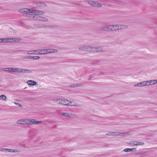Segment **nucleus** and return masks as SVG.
Listing matches in <instances>:
<instances>
[{
	"instance_id": "27",
	"label": "nucleus",
	"mask_w": 157,
	"mask_h": 157,
	"mask_svg": "<svg viewBox=\"0 0 157 157\" xmlns=\"http://www.w3.org/2000/svg\"><path fill=\"white\" fill-rule=\"evenodd\" d=\"M138 155H140L142 156H145L147 155V152L146 151L141 152L139 153Z\"/></svg>"
},
{
	"instance_id": "11",
	"label": "nucleus",
	"mask_w": 157,
	"mask_h": 157,
	"mask_svg": "<svg viewBox=\"0 0 157 157\" xmlns=\"http://www.w3.org/2000/svg\"><path fill=\"white\" fill-rule=\"evenodd\" d=\"M147 86V82L146 81H143V82L138 83L136 84H135L134 85V86L135 87L137 86Z\"/></svg>"
},
{
	"instance_id": "17",
	"label": "nucleus",
	"mask_w": 157,
	"mask_h": 157,
	"mask_svg": "<svg viewBox=\"0 0 157 157\" xmlns=\"http://www.w3.org/2000/svg\"><path fill=\"white\" fill-rule=\"evenodd\" d=\"M99 29L102 31H109V26L101 27Z\"/></svg>"
},
{
	"instance_id": "19",
	"label": "nucleus",
	"mask_w": 157,
	"mask_h": 157,
	"mask_svg": "<svg viewBox=\"0 0 157 157\" xmlns=\"http://www.w3.org/2000/svg\"><path fill=\"white\" fill-rule=\"evenodd\" d=\"M39 55H44L47 54V49L39 50Z\"/></svg>"
},
{
	"instance_id": "13",
	"label": "nucleus",
	"mask_w": 157,
	"mask_h": 157,
	"mask_svg": "<svg viewBox=\"0 0 157 157\" xmlns=\"http://www.w3.org/2000/svg\"><path fill=\"white\" fill-rule=\"evenodd\" d=\"M147 85L148 86L149 85H152L155 84L157 83V80H151L146 81Z\"/></svg>"
},
{
	"instance_id": "10",
	"label": "nucleus",
	"mask_w": 157,
	"mask_h": 157,
	"mask_svg": "<svg viewBox=\"0 0 157 157\" xmlns=\"http://www.w3.org/2000/svg\"><path fill=\"white\" fill-rule=\"evenodd\" d=\"M105 134L108 136H118L121 135L122 134V133H120L118 132H109L106 133Z\"/></svg>"
},
{
	"instance_id": "33",
	"label": "nucleus",
	"mask_w": 157,
	"mask_h": 157,
	"mask_svg": "<svg viewBox=\"0 0 157 157\" xmlns=\"http://www.w3.org/2000/svg\"><path fill=\"white\" fill-rule=\"evenodd\" d=\"M40 3H41V5L44 6H46V4L44 3H42L41 2H39Z\"/></svg>"
},
{
	"instance_id": "30",
	"label": "nucleus",
	"mask_w": 157,
	"mask_h": 157,
	"mask_svg": "<svg viewBox=\"0 0 157 157\" xmlns=\"http://www.w3.org/2000/svg\"><path fill=\"white\" fill-rule=\"evenodd\" d=\"M8 150L7 148H0V151L3 152H8Z\"/></svg>"
},
{
	"instance_id": "7",
	"label": "nucleus",
	"mask_w": 157,
	"mask_h": 157,
	"mask_svg": "<svg viewBox=\"0 0 157 157\" xmlns=\"http://www.w3.org/2000/svg\"><path fill=\"white\" fill-rule=\"evenodd\" d=\"M15 72L18 73H30L31 72V71L25 69L16 68Z\"/></svg>"
},
{
	"instance_id": "12",
	"label": "nucleus",
	"mask_w": 157,
	"mask_h": 157,
	"mask_svg": "<svg viewBox=\"0 0 157 157\" xmlns=\"http://www.w3.org/2000/svg\"><path fill=\"white\" fill-rule=\"evenodd\" d=\"M61 115L62 116H65L67 117H73L75 116V115L73 114L67 113H62Z\"/></svg>"
},
{
	"instance_id": "9",
	"label": "nucleus",
	"mask_w": 157,
	"mask_h": 157,
	"mask_svg": "<svg viewBox=\"0 0 157 157\" xmlns=\"http://www.w3.org/2000/svg\"><path fill=\"white\" fill-rule=\"evenodd\" d=\"M109 31H113L119 30L118 25H110L109 26Z\"/></svg>"
},
{
	"instance_id": "14",
	"label": "nucleus",
	"mask_w": 157,
	"mask_h": 157,
	"mask_svg": "<svg viewBox=\"0 0 157 157\" xmlns=\"http://www.w3.org/2000/svg\"><path fill=\"white\" fill-rule=\"evenodd\" d=\"M39 50L31 51L28 52H27V54L29 55H39Z\"/></svg>"
},
{
	"instance_id": "8",
	"label": "nucleus",
	"mask_w": 157,
	"mask_h": 157,
	"mask_svg": "<svg viewBox=\"0 0 157 157\" xmlns=\"http://www.w3.org/2000/svg\"><path fill=\"white\" fill-rule=\"evenodd\" d=\"M33 10L29 9L27 8H22L19 10V12L23 13L28 15L29 14H31Z\"/></svg>"
},
{
	"instance_id": "5",
	"label": "nucleus",
	"mask_w": 157,
	"mask_h": 157,
	"mask_svg": "<svg viewBox=\"0 0 157 157\" xmlns=\"http://www.w3.org/2000/svg\"><path fill=\"white\" fill-rule=\"evenodd\" d=\"M20 40V39L17 38H1L0 39V43L17 42Z\"/></svg>"
},
{
	"instance_id": "1",
	"label": "nucleus",
	"mask_w": 157,
	"mask_h": 157,
	"mask_svg": "<svg viewBox=\"0 0 157 157\" xmlns=\"http://www.w3.org/2000/svg\"><path fill=\"white\" fill-rule=\"evenodd\" d=\"M42 122V121H38L33 119L24 118L17 121V124H37L41 123Z\"/></svg>"
},
{
	"instance_id": "16",
	"label": "nucleus",
	"mask_w": 157,
	"mask_h": 157,
	"mask_svg": "<svg viewBox=\"0 0 157 157\" xmlns=\"http://www.w3.org/2000/svg\"><path fill=\"white\" fill-rule=\"evenodd\" d=\"M128 26L126 25H118V29L119 30L120 29H127Z\"/></svg>"
},
{
	"instance_id": "34",
	"label": "nucleus",
	"mask_w": 157,
	"mask_h": 157,
	"mask_svg": "<svg viewBox=\"0 0 157 157\" xmlns=\"http://www.w3.org/2000/svg\"><path fill=\"white\" fill-rule=\"evenodd\" d=\"M14 104L16 105H18L19 107H21V105L18 103L17 102H14Z\"/></svg>"
},
{
	"instance_id": "21",
	"label": "nucleus",
	"mask_w": 157,
	"mask_h": 157,
	"mask_svg": "<svg viewBox=\"0 0 157 157\" xmlns=\"http://www.w3.org/2000/svg\"><path fill=\"white\" fill-rule=\"evenodd\" d=\"M27 83L30 85H33L35 86L37 84V83L34 81H33L32 80H29L27 82Z\"/></svg>"
},
{
	"instance_id": "24",
	"label": "nucleus",
	"mask_w": 157,
	"mask_h": 157,
	"mask_svg": "<svg viewBox=\"0 0 157 157\" xmlns=\"http://www.w3.org/2000/svg\"><path fill=\"white\" fill-rule=\"evenodd\" d=\"M36 15H33L31 14H29L27 16V17H29V19L31 20H35V18L34 17Z\"/></svg>"
},
{
	"instance_id": "22",
	"label": "nucleus",
	"mask_w": 157,
	"mask_h": 157,
	"mask_svg": "<svg viewBox=\"0 0 157 157\" xmlns=\"http://www.w3.org/2000/svg\"><path fill=\"white\" fill-rule=\"evenodd\" d=\"M53 26L52 25H41L39 26V28H52Z\"/></svg>"
},
{
	"instance_id": "3",
	"label": "nucleus",
	"mask_w": 157,
	"mask_h": 157,
	"mask_svg": "<svg viewBox=\"0 0 157 157\" xmlns=\"http://www.w3.org/2000/svg\"><path fill=\"white\" fill-rule=\"evenodd\" d=\"M79 50L82 51H90L93 52L99 51L101 50L99 48L90 47L85 45H82L79 48Z\"/></svg>"
},
{
	"instance_id": "26",
	"label": "nucleus",
	"mask_w": 157,
	"mask_h": 157,
	"mask_svg": "<svg viewBox=\"0 0 157 157\" xmlns=\"http://www.w3.org/2000/svg\"><path fill=\"white\" fill-rule=\"evenodd\" d=\"M7 99L6 97L4 95H2L0 96V99L3 101H6Z\"/></svg>"
},
{
	"instance_id": "18",
	"label": "nucleus",
	"mask_w": 157,
	"mask_h": 157,
	"mask_svg": "<svg viewBox=\"0 0 157 157\" xmlns=\"http://www.w3.org/2000/svg\"><path fill=\"white\" fill-rule=\"evenodd\" d=\"M47 54L56 53L57 52V50L55 49H47Z\"/></svg>"
},
{
	"instance_id": "29",
	"label": "nucleus",
	"mask_w": 157,
	"mask_h": 157,
	"mask_svg": "<svg viewBox=\"0 0 157 157\" xmlns=\"http://www.w3.org/2000/svg\"><path fill=\"white\" fill-rule=\"evenodd\" d=\"M82 86V85L81 84H76L74 85H72L71 86L72 87H79Z\"/></svg>"
},
{
	"instance_id": "32",
	"label": "nucleus",
	"mask_w": 157,
	"mask_h": 157,
	"mask_svg": "<svg viewBox=\"0 0 157 157\" xmlns=\"http://www.w3.org/2000/svg\"><path fill=\"white\" fill-rule=\"evenodd\" d=\"M10 71L15 72L16 68L10 67Z\"/></svg>"
},
{
	"instance_id": "28",
	"label": "nucleus",
	"mask_w": 157,
	"mask_h": 157,
	"mask_svg": "<svg viewBox=\"0 0 157 157\" xmlns=\"http://www.w3.org/2000/svg\"><path fill=\"white\" fill-rule=\"evenodd\" d=\"M135 149V148H125L124 149V152H128L129 151H132L133 149Z\"/></svg>"
},
{
	"instance_id": "31",
	"label": "nucleus",
	"mask_w": 157,
	"mask_h": 157,
	"mask_svg": "<svg viewBox=\"0 0 157 157\" xmlns=\"http://www.w3.org/2000/svg\"><path fill=\"white\" fill-rule=\"evenodd\" d=\"M10 67H8V68H3L2 69V70L3 71H10Z\"/></svg>"
},
{
	"instance_id": "2",
	"label": "nucleus",
	"mask_w": 157,
	"mask_h": 157,
	"mask_svg": "<svg viewBox=\"0 0 157 157\" xmlns=\"http://www.w3.org/2000/svg\"><path fill=\"white\" fill-rule=\"evenodd\" d=\"M31 13L32 14L36 15L35 17H34V18H35V20L42 21H47L48 20L47 18H45L40 16V15L43 14L44 13V12L43 11L38 10H34Z\"/></svg>"
},
{
	"instance_id": "4",
	"label": "nucleus",
	"mask_w": 157,
	"mask_h": 157,
	"mask_svg": "<svg viewBox=\"0 0 157 157\" xmlns=\"http://www.w3.org/2000/svg\"><path fill=\"white\" fill-rule=\"evenodd\" d=\"M54 102L58 104L67 105L68 100L64 98H58L53 100Z\"/></svg>"
},
{
	"instance_id": "23",
	"label": "nucleus",
	"mask_w": 157,
	"mask_h": 157,
	"mask_svg": "<svg viewBox=\"0 0 157 157\" xmlns=\"http://www.w3.org/2000/svg\"><path fill=\"white\" fill-rule=\"evenodd\" d=\"M27 58L28 59H39L40 58V57L39 56H27Z\"/></svg>"
},
{
	"instance_id": "25",
	"label": "nucleus",
	"mask_w": 157,
	"mask_h": 157,
	"mask_svg": "<svg viewBox=\"0 0 157 157\" xmlns=\"http://www.w3.org/2000/svg\"><path fill=\"white\" fill-rule=\"evenodd\" d=\"M8 152H19L20 151L19 150L13 149H8Z\"/></svg>"
},
{
	"instance_id": "20",
	"label": "nucleus",
	"mask_w": 157,
	"mask_h": 157,
	"mask_svg": "<svg viewBox=\"0 0 157 157\" xmlns=\"http://www.w3.org/2000/svg\"><path fill=\"white\" fill-rule=\"evenodd\" d=\"M68 102L67 105L69 106H76L77 105L75 103L74 101H71L68 100Z\"/></svg>"
},
{
	"instance_id": "15",
	"label": "nucleus",
	"mask_w": 157,
	"mask_h": 157,
	"mask_svg": "<svg viewBox=\"0 0 157 157\" xmlns=\"http://www.w3.org/2000/svg\"><path fill=\"white\" fill-rule=\"evenodd\" d=\"M130 144L133 145H141L144 144V143L142 142L134 141L130 143Z\"/></svg>"
},
{
	"instance_id": "6",
	"label": "nucleus",
	"mask_w": 157,
	"mask_h": 157,
	"mask_svg": "<svg viewBox=\"0 0 157 157\" xmlns=\"http://www.w3.org/2000/svg\"><path fill=\"white\" fill-rule=\"evenodd\" d=\"M84 2H85L86 3L94 7H101L102 6L101 4L98 2L94 1L88 0L85 1Z\"/></svg>"
}]
</instances>
